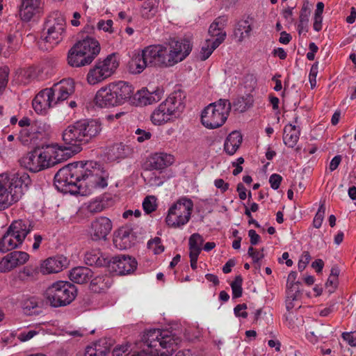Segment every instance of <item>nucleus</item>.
I'll return each mask as SVG.
<instances>
[{"mask_svg": "<svg viewBox=\"0 0 356 356\" xmlns=\"http://www.w3.org/2000/svg\"><path fill=\"white\" fill-rule=\"evenodd\" d=\"M101 174L100 165L95 161L74 162L63 167L56 173L54 185L63 193L80 194L83 183L86 186L106 187L107 181Z\"/></svg>", "mask_w": 356, "mask_h": 356, "instance_id": "nucleus-1", "label": "nucleus"}, {"mask_svg": "<svg viewBox=\"0 0 356 356\" xmlns=\"http://www.w3.org/2000/svg\"><path fill=\"white\" fill-rule=\"evenodd\" d=\"M193 45L188 39H170L167 46L150 45L143 52L149 67H166L184 60L191 53Z\"/></svg>", "mask_w": 356, "mask_h": 356, "instance_id": "nucleus-2", "label": "nucleus"}, {"mask_svg": "<svg viewBox=\"0 0 356 356\" xmlns=\"http://www.w3.org/2000/svg\"><path fill=\"white\" fill-rule=\"evenodd\" d=\"M143 347L131 356H170L182 341L172 330L150 329L143 337Z\"/></svg>", "mask_w": 356, "mask_h": 356, "instance_id": "nucleus-3", "label": "nucleus"}, {"mask_svg": "<svg viewBox=\"0 0 356 356\" xmlns=\"http://www.w3.org/2000/svg\"><path fill=\"white\" fill-rule=\"evenodd\" d=\"M102 129L99 120H80L68 125L63 131L62 138L65 149L72 154H77L82 150V145L89 143L97 138Z\"/></svg>", "mask_w": 356, "mask_h": 356, "instance_id": "nucleus-4", "label": "nucleus"}, {"mask_svg": "<svg viewBox=\"0 0 356 356\" xmlns=\"http://www.w3.org/2000/svg\"><path fill=\"white\" fill-rule=\"evenodd\" d=\"M31 183L29 174L24 170L0 176V211L18 202Z\"/></svg>", "mask_w": 356, "mask_h": 356, "instance_id": "nucleus-5", "label": "nucleus"}, {"mask_svg": "<svg viewBox=\"0 0 356 356\" xmlns=\"http://www.w3.org/2000/svg\"><path fill=\"white\" fill-rule=\"evenodd\" d=\"M64 159L63 149L57 148L56 145H46L35 147L22 157L19 162L24 168L37 172L54 166Z\"/></svg>", "mask_w": 356, "mask_h": 356, "instance_id": "nucleus-6", "label": "nucleus"}, {"mask_svg": "<svg viewBox=\"0 0 356 356\" xmlns=\"http://www.w3.org/2000/svg\"><path fill=\"white\" fill-rule=\"evenodd\" d=\"M133 93L134 88L129 83L122 81L113 82L97 92L95 102L101 108L118 106L129 100Z\"/></svg>", "mask_w": 356, "mask_h": 356, "instance_id": "nucleus-7", "label": "nucleus"}, {"mask_svg": "<svg viewBox=\"0 0 356 356\" xmlns=\"http://www.w3.org/2000/svg\"><path fill=\"white\" fill-rule=\"evenodd\" d=\"M186 94L181 90L172 92L151 115V120L156 125L169 121L172 118H177L185 108Z\"/></svg>", "mask_w": 356, "mask_h": 356, "instance_id": "nucleus-8", "label": "nucleus"}, {"mask_svg": "<svg viewBox=\"0 0 356 356\" xmlns=\"http://www.w3.org/2000/svg\"><path fill=\"white\" fill-rule=\"evenodd\" d=\"M100 51L97 40L87 36L77 42L68 51V64L74 67L90 65Z\"/></svg>", "mask_w": 356, "mask_h": 356, "instance_id": "nucleus-9", "label": "nucleus"}, {"mask_svg": "<svg viewBox=\"0 0 356 356\" xmlns=\"http://www.w3.org/2000/svg\"><path fill=\"white\" fill-rule=\"evenodd\" d=\"M33 227L29 220H17L12 222L0 239V251L3 253L19 248Z\"/></svg>", "mask_w": 356, "mask_h": 356, "instance_id": "nucleus-10", "label": "nucleus"}, {"mask_svg": "<svg viewBox=\"0 0 356 356\" xmlns=\"http://www.w3.org/2000/svg\"><path fill=\"white\" fill-rule=\"evenodd\" d=\"M77 296L76 286L70 282L58 281L51 284L45 291L47 302L53 307L70 305Z\"/></svg>", "mask_w": 356, "mask_h": 356, "instance_id": "nucleus-11", "label": "nucleus"}, {"mask_svg": "<svg viewBox=\"0 0 356 356\" xmlns=\"http://www.w3.org/2000/svg\"><path fill=\"white\" fill-rule=\"evenodd\" d=\"M232 109L228 99H220L209 104L202 112L201 122L207 128L213 129L222 126Z\"/></svg>", "mask_w": 356, "mask_h": 356, "instance_id": "nucleus-12", "label": "nucleus"}, {"mask_svg": "<svg viewBox=\"0 0 356 356\" xmlns=\"http://www.w3.org/2000/svg\"><path fill=\"white\" fill-rule=\"evenodd\" d=\"M193 209V201L187 197H181L168 209L165 222L168 226L179 228L188 223Z\"/></svg>", "mask_w": 356, "mask_h": 356, "instance_id": "nucleus-13", "label": "nucleus"}, {"mask_svg": "<svg viewBox=\"0 0 356 356\" xmlns=\"http://www.w3.org/2000/svg\"><path fill=\"white\" fill-rule=\"evenodd\" d=\"M118 62L114 54L108 55L104 60H99L88 74L87 81L90 85H95L107 79L118 67Z\"/></svg>", "mask_w": 356, "mask_h": 356, "instance_id": "nucleus-14", "label": "nucleus"}, {"mask_svg": "<svg viewBox=\"0 0 356 356\" xmlns=\"http://www.w3.org/2000/svg\"><path fill=\"white\" fill-rule=\"evenodd\" d=\"M65 18L59 11H54L48 17L44 24L47 29L44 40L51 45L58 44L65 33Z\"/></svg>", "mask_w": 356, "mask_h": 356, "instance_id": "nucleus-15", "label": "nucleus"}, {"mask_svg": "<svg viewBox=\"0 0 356 356\" xmlns=\"http://www.w3.org/2000/svg\"><path fill=\"white\" fill-rule=\"evenodd\" d=\"M137 266L138 262L134 257L120 254L109 259L108 267L116 275H125L134 272Z\"/></svg>", "mask_w": 356, "mask_h": 356, "instance_id": "nucleus-16", "label": "nucleus"}, {"mask_svg": "<svg viewBox=\"0 0 356 356\" xmlns=\"http://www.w3.org/2000/svg\"><path fill=\"white\" fill-rule=\"evenodd\" d=\"M112 228L113 223L108 218L99 216L91 221L88 232L93 241H106Z\"/></svg>", "mask_w": 356, "mask_h": 356, "instance_id": "nucleus-17", "label": "nucleus"}, {"mask_svg": "<svg viewBox=\"0 0 356 356\" xmlns=\"http://www.w3.org/2000/svg\"><path fill=\"white\" fill-rule=\"evenodd\" d=\"M47 88L57 104L67 99L74 93V82L72 79H64L54 83L51 88Z\"/></svg>", "mask_w": 356, "mask_h": 356, "instance_id": "nucleus-18", "label": "nucleus"}, {"mask_svg": "<svg viewBox=\"0 0 356 356\" xmlns=\"http://www.w3.org/2000/svg\"><path fill=\"white\" fill-rule=\"evenodd\" d=\"M29 259L28 253L22 251H13L8 254L0 261V272H9L17 266L25 264Z\"/></svg>", "mask_w": 356, "mask_h": 356, "instance_id": "nucleus-19", "label": "nucleus"}, {"mask_svg": "<svg viewBox=\"0 0 356 356\" xmlns=\"http://www.w3.org/2000/svg\"><path fill=\"white\" fill-rule=\"evenodd\" d=\"M175 159L172 154L165 152H156L148 157L145 163V169L162 170L172 165Z\"/></svg>", "mask_w": 356, "mask_h": 356, "instance_id": "nucleus-20", "label": "nucleus"}, {"mask_svg": "<svg viewBox=\"0 0 356 356\" xmlns=\"http://www.w3.org/2000/svg\"><path fill=\"white\" fill-rule=\"evenodd\" d=\"M49 92L48 88L43 89L33 99L32 106L37 113L45 115L49 108L56 105Z\"/></svg>", "mask_w": 356, "mask_h": 356, "instance_id": "nucleus-21", "label": "nucleus"}, {"mask_svg": "<svg viewBox=\"0 0 356 356\" xmlns=\"http://www.w3.org/2000/svg\"><path fill=\"white\" fill-rule=\"evenodd\" d=\"M50 131V125L44 123L41 127L40 124L36 126L35 128L31 127V131L27 128H23L19 131L18 139L23 145H29L35 138L39 136L43 138L48 135Z\"/></svg>", "mask_w": 356, "mask_h": 356, "instance_id": "nucleus-22", "label": "nucleus"}, {"mask_svg": "<svg viewBox=\"0 0 356 356\" xmlns=\"http://www.w3.org/2000/svg\"><path fill=\"white\" fill-rule=\"evenodd\" d=\"M136 236L131 228L126 226L120 227L113 238V243L120 250L131 248L136 242Z\"/></svg>", "mask_w": 356, "mask_h": 356, "instance_id": "nucleus-23", "label": "nucleus"}, {"mask_svg": "<svg viewBox=\"0 0 356 356\" xmlns=\"http://www.w3.org/2000/svg\"><path fill=\"white\" fill-rule=\"evenodd\" d=\"M69 262L67 258L63 255L49 257L42 264L40 271L43 274L56 273L66 268Z\"/></svg>", "mask_w": 356, "mask_h": 356, "instance_id": "nucleus-24", "label": "nucleus"}, {"mask_svg": "<svg viewBox=\"0 0 356 356\" xmlns=\"http://www.w3.org/2000/svg\"><path fill=\"white\" fill-rule=\"evenodd\" d=\"M254 18L250 15L243 16L235 24L234 35L238 37V41L242 42L245 38H249L252 31Z\"/></svg>", "mask_w": 356, "mask_h": 356, "instance_id": "nucleus-25", "label": "nucleus"}, {"mask_svg": "<svg viewBox=\"0 0 356 356\" xmlns=\"http://www.w3.org/2000/svg\"><path fill=\"white\" fill-rule=\"evenodd\" d=\"M84 261L86 265L97 268L108 266L109 257L99 250H91L85 254Z\"/></svg>", "mask_w": 356, "mask_h": 356, "instance_id": "nucleus-26", "label": "nucleus"}, {"mask_svg": "<svg viewBox=\"0 0 356 356\" xmlns=\"http://www.w3.org/2000/svg\"><path fill=\"white\" fill-rule=\"evenodd\" d=\"M39 0H22L19 14L22 21L29 22L39 12Z\"/></svg>", "mask_w": 356, "mask_h": 356, "instance_id": "nucleus-27", "label": "nucleus"}, {"mask_svg": "<svg viewBox=\"0 0 356 356\" xmlns=\"http://www.w3.org/2000/svg\"><path fill=\"white\" fill-rule=\"evenodd\" d=\"M134 98L137 101L138 105L147 106L159 101L161 92L159 90L149 92L148 90L143 88L134 95Z\"/></svg>", "mask_w": 356, "mask_h": 356, "instance_id": "nucleus-28", "label": "nucleus"}, {"mask_svg": "<svg viewBox=\"0 0 356 356\" xmlns=\"http://www.w3.org/2000/svg\"><path fill=\"white\" fill-rule=\"evenodd\" d=\"M93 275V272L88 267L77 266L70 271L69 277L73 282L77 284L86 283Z\"/></svg>", "mask_w": 356, "mask_h": 356, "instance_id": "nucleus-29", "label": "nucleus"}, {"mask_svg": "<svg viewBox=\"0 0 356 356\" xmlns=\"http://www.w3.org/2000/svg\"><path fill=\"white\" fill-rule=\"evenodd\" d=\"M242 140V135L239 131L231 132L225 141L224 150L227 154L233 155L241 146Z\"/></svg>", "mask_w": 356, "mask_h": 356, "instance_id": "nucleus-30", "label": "nucleus"}, {"mask_svg": "<svg viewBox=\"0 0 356 356\" xmlns=\"http://www.w3.org/2000/svg\"><path fill=\"white\" fill-rule=\"evenodd\" d=\"M111 278L107 275H99L90 282V289L94 293H104L111 285Z\"/></svg>", "mask_w": 356, "mask_h": 356, "instance_id": "nucleus-31", "label": "nucleus"}, {"mask_svg": "<svg viewBox=\"0 0 356 356\" xmlns=\"http://www.w3.org/2000/svg\"><path fill=\"white\" fill-rule=\"evenodd\" d=\"M300 135V129L295 124L285 126L283 134L284 143L289 147H293L298 143Z\"/></svg>", "mask_w": 356, "mask_h": 356, "instance_id": "nucleus-32", "label": "nucleus"}, {"mask_svg": "<svg viewBox=\"0 0 356 356\" xmlns=\"http://www.w3.org/2000/svg\"><path fill=\"white\" fill-rule=\"evenodd\" d=\"M40 302L35 296L25 298L21 302L24 314L27 316L38 315L41 312Z\"/></svg>", "mask_w": 356, "mask_h": 356, "instance_id": "nucleus-33", "label": "nucleus"}, {"mask_svg": "<svg viewBox=\"0 0 356 356\" xmlns=\"http://www.w3.org/2000/svg\"><path fill=\"white\" fill-rule=\"evenodd\" d=\"M144 54L143 51L141 54H138L134 56L132 59L129 63V71L132 74H140L147 67H149L147 63V59L144 56Z\"/></svg>", "mask_w": 356, "mask_h": 356, "instance_id": "nucleus-34", "label": "nucleus"}, {"mask_svg": "<svg viewBox=\"0 0 356 356\" xmlns=\"http://www.w3.org/2000/svg\"><path fill=\"white\" fill-rule=\"evenodd\" d=\"M298 273L295 271H291L287 278V289L289 291V297L292 298L293 300H297L300 296V285L301 283L299 281H296Z\"/></svg>", "mask_w": 356, "mask_h": 356, "instance_id": "nucleus-35", "label": "nucleus"}, {"mask_svg": "<svg viewBox=\"0 0 356 356\" xmlns=\"http://www.w3.org/2000/svg\"><path fill=\"white\" fill-rule=\"evenodd\" d=\"M204 241L203 237L200 234H193L188 240L189 254H200Z\"/></svg>", "mask_w": 356, "mask_h": 356, "instance_id": "nucleus-36", "label": "nucleus"}, {"mask_svg": "<svg viewBox=\"0 0 356 356\" xmlns=\"http://www.w3.org/2000/svg\"><path fill=\"white\" fill-rule=\"evenodd\" d=\"M209 35L211 39V42H219V45L225 40L226 38V32L218 26L217 23H212L209 29Z\"/></svg>", "mask_w": 356, "mask_h": 356, "instance_id": "nucleus-37", "label": "nucleus"}, {"mask_svg": "<svg viewBox=\"0 0 356 356\" xmlns=\"http://www.w3.org/2000/svg\"><path fill=\"white\" fill-rule=\"evenodd\" d=\"M158 1L156 0H147L142 6V15L145 18H152L158 11Z\"/></svg>", "mask_w": 356, "mask_h": 356, "instance_id": "nucleus-38", "label": "nucleus"}, {"mask_svg": "<svg viewBox=\"0 0 356 356\" xmlns=\"http://www.w3.org/2000/svg\"><path fill=\"white\" fill-rule=\"evenodd\" d=\"M218 46L219 42H211V39H207L201 48L200 53V60H207Z\"/></svg>", "mask_w": 356, "mask_h": 356, "instance_id": "nucleus-39", "label": "nucleus"}, {"mask_svg": "<svg viewBox=\"0 0 356 356\" xmlns=\"http://www.w3.org/2000/svg\"><path fill=\"white\" fill-rule=\"evenodd\" d=\"M243 277L241 275H236L234 280L231 283L233 298H238L242 296Z\"/></svg>", "mask_w": 356, "mask_h": 356, "instance_id": "nucleus-40", "label": "nucleus"}, {"mask_svg": "<svg viewBox=\"0 0 356 356\" xmlns=\"http://www.w3.org/2000/svg\"><path fill=\"white\" fill-rule=\"evenodd\" d=\"M106 208V202L104 200H95L88 205V211L90 213H97L102 211Z\"/></svg>", "mask_w": 356, "mask_h": 356, "instance_id": "nucleus-41", "label": "nucleus"}, {"mask_svg": "<svg viewBox=\"0 0 356 356\" xmlns=\"http://www.w3.org/2000/svg\"><path fill=\"white\" fill-rule=\"evenodd\" d=\"M127 150L128 147L120 143L115 144L112 147L111 152L112 153V156L115 159H122L127 156Z\"/></svg>", "mask_w": 356, "mask_h": 356, "instance_id": "nucleus-42", "label": "nucleus"}, {"mask_svg": "<svg viewBox=\"0 0 356 356\" xmlns=\"http://www.w3.org/2000/svg\"><path fill=\"white\" fill-rule=\"evenodd\" d=\"M5 43L10 51H16L19 45V38L17 34H8L5 38Z\"/></svg>", "mask_w": 356, "mask_h": 356, "instance_id": "nucleus-43", "label": "nucleus"}, {"mask_svg": "<svg viewBox=\"0 0 356 356\" xmlns=\"http://www.w3.org/2000/svg\"><path fill=\"white\" fill-rule=\"evenodd\" d=\"M156 198L154 196H147L143 202V207L146 213L149 214L156 209Z\"/></svg>", "mask_w": 356, "mask_h": 356, "instance_id": "nucleus-44", "label": "nucleus"}, {"mask_svg": "<svg viewBox=\"0 0 356 356\" xmlns=\"http://www.w3.org/2000/svg\"><path fill=\"white\" fill-rule=\"evenodd\" d=\"M147 246L149 249L153 250L155 254H161L164 251V246L161 244V239L159 237H155L149 240Z\"/></svg>", "mask_w": 356, "mask_h": 356, "instance_id": "nucleus-45", "label": "nucleus"}, {"mask_svg": "<svg viewBox=\"0 0 356 356\" xmlns=\"http://www.w3.org/2000/svg\"><path fill=\"white\" fill-rule=\"evenodd\" d=\"M264 249L261 248V251L256 250L252 246L248 248V254L252 259L254 264H257L261 259L264 257L263 254Z\"/></svg>", "mask_w": 356, "mask_h": 356, "instance_id": "nucleus-46", "label": "nucleus"}, {"mask_svg": "<svg viewBox=\"0 0 356 356\" xmlns=\"http://www.w3.org/2000/svg\"><path fill=\"white\" fill-rule=\"evenodd\" d=\"M9 69L8 67L4 66L0 67V93L2 90L6 87L8 80Z\"/></svg>", "mask_w": 356, "mask_h": 356, "instance_id": "nucleus-47", "label": "nucleus"}, {"mask_svg": "<svg viewBox=\"0 0 356 356\" xmlns=\"http://www.w3.org/2000/svg\"><path fill=\"white\" fill-rule=\"evenodd\" d=\"M311 260V255L308 251H304L299 260L298 268L300 271H302Z\"/></svg>", "mask_w": 356, "mask_h": 356, "instance_id": "nucleus-48", "label": "nucleus"}, {"mask_svg": "<svg viewBox=\"0 0 356 356\" xmlns=\"http://www.w3.org/2000/svg\"><path fill=\"white\" fill-rule=\"evenodd\" d=\"M310 15L309 3L307 0H305L300 13L299 19L309 21Z\"/></svg>", "mask_w": 356, "mask_h": 356, "instance_id": "nucleus-49", "label": "nucleus"}, {"mask_svg": "<svg viewBox=\"0 0 356 356\" xmlns=\"http://www.w3.org/2000/svg\"><path fill=\"white\" fill-rule=\"evenodd\" d=\"M113 24V22L111 19H108L106 21L101 19L97 23V28H98V29L103 30L105 32L113 33V30L112 28Z\"/></svg>", "mask_w": 356, "mask_h": 356, "instance_id": "nucleus-50", "label": "nucleus"}, {"mask_svg": "<svg viewBox=\"0 0 356 356\" xmlns=\"http://www.w3.org/2000/svg\"><path fill=\"white\" fill-rule=\"evenodd\" d=\"M282 181V176L276 173L271 175L269 178V183L270 184V187L274 190H277L279 188Z\"/></svg>", "mask_w": 356, "mask_h": 356, "instance_id": "nucleus-51", "label": "nucleus"}, {"mask_svg": "<svg viewBox=\"0 0 356 356\" xmlns=\"http://www.w3.org/2000/svg\"><path fill=\"white\" fill-rule=\"evenodd\" d=\"M247 309V305L245 303L237 305L234 309V313L237 317L246 318L248 316L245 310Z\"/></svg>", "mask_w": 356, "mask_h": 356, "instance_id": "nucleus-52", "label": "nucleus"}, {"mask_svg": "<svg viewBox=\"0 0 356 356\" xmlns=\"http://www.w3.org/2000/svg\"><path fill=\"white\" fill-rule=\"evenodd\" d=\"M318 73V63H315L312 65L310 72H309V82L311 87L313 88L316 84V76Z\"/></svg>", "mask_w": 356, "mask_h": 356, "instance_id": "nucleus-53", "label": "nucleus"}, {"mask_svg": "<svg viewBox=\"0 0 356 356\" xmlns=\"http://www.w3.org/2000/svg\"><path fill=\"white\" fill-rule=\"evenodd\" d=\"M245 87L248 88L249 92L254 90L257 86V79L252 74H248L245 76Z\"/></svg>", "mask_w": 356, "mask_h": 356, "instance_id": "nucleus-54", "label": "nucleus"}, {"mask_svg": "<svg viewBox=\"0 0 356 356\" xmlns=\"http://www.w3.org/2000/svg\"><path fill=\"white\" fill-rule=\"evenodd\" d=\"M135 134L138 135L137 140L139 143H143L145 140L150 139L152 134L149 131H147L140 129H137Z\"/></svg>", "mask_w": 356, "mask_h": 356, "instance_id": "nucleus-55", "label": "nucleus"}, {"mask_svg": "<svg viewBox=\"0 0 356 356\" xmlns=\"http://www.w3.org/2000/svg\"><path fill=\"white\" fill-rule=\"evenodd\" d=\"M37 331L33 330L29 331H23L19 334L18 339L21 341H26L32 339L35 334H37Z\"/></svg>", "mask_w": 356, "mask_h": 356, "instance_id": "nucleus-56", "label": "nucleus"}, {"mask_svg": "<svg viewBox=\"0 0 356 356\" xmlns=\"http://www.w3.org/2000/svg\"><path fill=\"white\" fill-rule=\"evenodd\" d=\"M129 354L128 346L115 348L113 350V356H129Z\"/></svg>", "mask_w": 356, "mask_h": 356, "instance_id": "nucleus-57", "label": "nucleus"}, {"mask_svg": "<svg viewBox=\"0 0 356 356\" xmlns=\"http://www.w3.org/2000/svg\"><path fill=\"white\" fill-rule=\"evenodd\" d=\"M248 236L250 237V242L252 245H255L260 242L261 237L258 234H257L255 230H254V229L249 230Z\"/></svg>", "mask_w": 356, "mask_h": 356, "instance_id": "nucleus-58", "label": "nucleus"}, {"mask_svg": "<svg viewBox=\"0 0 356 356\" xmlns=\"http://www.w3.org/2000/svg\"><path fill=\"white\" fill-rule=\"evenodd\" d=\"M214 185L217 188L220 189L222 193L227 191L229 188V184L225 182V181L222 179H216L214 181Z\"/></svg>", "mask_w": 356, "mask_h": 356, "instance_id": "nucleus-59", "label": "nucleus"}, {"mask_svg": "<svg viewBox=\"0 0 356 356\" xmlns=\"http://www.w3.org/2000/svg\"><path fill=\"white\" fill-rule=\"evenodd\" d=\"M341 161V156L337 155L335 156L330 161L329 169L331 172L335 170L339 165Z\"/></svg>", "mask_w": 356, "mask_h": 356, "instance_id": "nucleus-60", "label": "nucleus"}, {"mask_svg": "<svg viewBox=\"0 0 356 356\" xmlns=\"http://www.w3.org/2000/svg\"><path fill=\"white\" fill-rule=\"evenodd\" d=\"M342 337L344 340L348 342V344L352 347L356 346V337H355L351 333L343 332Z\"/></svg>", "mask_w": 356, "mask_h": 356, "instance_id": "nucleus-61", "label": "nucleus"}, {"mask_svg": "<svg viewBox=\"0 0 356 356\" xmlns=\"http://www.w3.org/2000/svg\"><path fill=\"white\" fill-rule=\"evenodd\" d=\"M37 273V268L31 266H25L22 271V273L27 277H33Z\"/></svg>", "mask_w": 356, "mask_h": 356, "instance_id": "nucleus-62", "label": "nucleus"}, {"mask_svg": "<svg viewBox=\"0 0 356 356\" xmlns=\"http://www.w3.org/2000/svg\"><path fill=\"white\" fill-rule=\"evenodd\" d=\"M308 23L309 21L299 19V23L298 24V31L299 35L308 31Z\"/></svg>", "mask_w": 356, "mask_h": 356, "instance_id": "nucleus-63", "label": "nucleus"}, {"mask_svg": "<svg viewBox=\"0 0 356 356\" xmlns=\"http://www.w3.org/2000/svg\"><path fill=\"white\" fill-rule=\"evenodd\" d=\"M324 266V262L322 259H316L312 264V267L315 269L316 272L319 273L322 271Z\"/></svg>", "mask_w": 356, "mask_h": 356, "instance_id": "nucleus-64", "label": "nucleus"}]
</instances>
